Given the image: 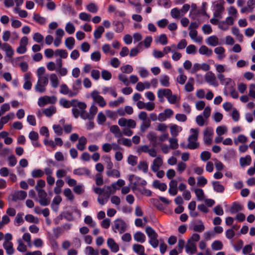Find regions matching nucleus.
<instances>
[{
  "label": "nucleus",
  "mask_w": 255,
  "mask_h": 255,
  "mask_svg": "<svg viewBox=\"0 0 255 255\" xmlns=\"http://www.w3.org/2000/svg\"><path fill=\"white\" fill-rule=\"evenodd\" d=\"M57 101V98L55 96H45L40 97L38 99V105L39 106L42 107L45 106L47 104H54Z\"/></svg>",
  "instance_id": "obj_6"
},
{
  "label": "nucleus",
  "mask_w": 255,
  "mask_h": 255,
  "mask_svg": "<svg viewBox=\"0 0 255 255\" xmlns=\"http://www.w3.org/2000/svg\"><path fill=\"white\" fill-rule=\"evenodd\" d=\"M170 147L172 149H176L178 147V140L176 138H170L169 139Z\"/></svg>",
  "instance_id": "obj_61"
},
{
  "label": "nucleus",
  "mask_w": 255,
  "mask_h": 255,
  "mask_svg": "<svg viewBox=\"0 0 255 255\" xmlns=\"http://www.w3.org/2000/svg\"><path fill=\"white\" fill-rule=\"evenodd\" d=\"M48 84V75L46 74L43 76L38 78L37 83L35 85V91L41 93H44L46 91L45 87Z\"/></svg>",
  "instance_id": "obj_2"
},
{
  "label": "nucleus",
  "mask_w": 255,
  "mask_h": 255,
  "mask_svg": "<svg viewBox=\"0 0 255 255\" xmlns=\"http://www.w3.org/2000/svg\"><path fill=\"white\" fill-rule=\"evenodd\" d=\"M56 112V108L51 106L50 107L44 109L43 113L46 117H50Z\"/></svg>",
  "instance_id": "obj_40"
},
{
  "label": "nucleus",
  "mask_w": 255,
  "mask_h": 255,
  "mask_svg": "<svg viewBox=\"0 0 255 255\" xmlns=\"http://www.w3.org/2000/svg\"><path fill=\"white\" fill-rule=\"evenodd\" d=\"M171 16L175 19H179L181 16L179 9L177 7L172 8L170 11Z\"/></svg>",
  "instance_id": "obj_54"
},
{
  "label": "nucleus",
  "mask_w": 255,
  "mask_h": 255,
  "mask_svg": "<svg viewBox=\"0 0 255 255\" xmlns=\"http://www.w3.org/2000/svg\"><path fill=\"white\" fill-rule=\"evenodd\" d=\"M60 92L64 95L69 94L70 97H73L74 95L77 94L78 92L73 93L72 92H69V89L67 85L65 84H63L60 86Z\"/></svg>",
  "instance_id": "obj_23"
},
{
  "label": "nucleus",
  "mask_w": 255,
  "mask_h": 255,
  "mask_svg": "<svg viewBox=\"0 0 255 255\" xmlns=\"http://www.w3.org/2000/svg\"><path fill=\"white\" fill-rule=\"evenodd\" d=\"M216 9L213 13L215 17L221 18V14L224 9L223 5L221 3H217L215 5Z\"/></svg>",
  "instance_id": "obj_24"
},
{
  "label": "nucleus",
  "mask_w": 255,
  "mask_h": 255,
  "mask_svg": "<svg viewBox=\"0 0 255 255\" xmlns=\"http://www.w3.org/2000/svg\"><path fill=\"white\" fill-rule=\"evenodd\" d=\"M107 246L113 253H117L119 251V246L112 238L107 240Z\"/></svg>",
  "instance_id": "obj_14"
},
{
  "label": "nucleus",
  "mask_w": 255,
  "mask_h": 255,
  "mask_svg": "<svg viewBox=\"0 0 255 255\" xmlns=\"http://www.w3.org/2000/svg\"><path fill=\"white\" fill-rule=\"evenodd\" d=\"M25 220L29 223H32L35 224H38L39 223V219L38 218L34 217L33 215L31 214L26 215L25 216Z\"/></svg>",
  "instance_id": "obj_48"
},
{
  "label": "nucleus",
  "mask_w": 255,
  "mask_h": 255,
  "mask_svg": "<svg viewBox=\"0 0 255 255\" xmlns=\"http://www.w3.org/2000/svg\"><path fill=\"white\" fill-rule=\"evenodd\" d=\"M207 43L209 45L215 46L218 45V38L216 36H211L208 38Z\"/></svg>",
  "instance_id": "obj_39"
},
{
  "label": "nucleus",
  "mask_w": 255,
  "mask_h": 255,
  "mask_svg": "<svg viewBox=\"0 0 255 255\" xmlns=\"http://www.w3.org/2000/svg\"><path fill=\"white\" fill-rule=\"evenodd\" d=\"M213 134L214 131L212 128L208 127L205 129L203 140L206 144L210 145L211 144Z\"/></svg>",
  "instance_id": "obj_8"
},
{
  "label": "nucleus",
  "mask_w": 255,
  "mask_h": 255,
  "mask_svg": "<svg viewBox=\"0 0 255 255\" xmlns=\"http://www.w3.org/2000/svg\"><path fill=\"white\" fill-rule=\"evenodd\" d=\"M2 246L5 250L6 253L8 255H12L14 253V249L13 247L12 243L3 242Z\"/></svg>",
  "instance_id": "obj_20"
},
{
  "label": "nucleus",
  "mask_w": 255,
  "mask_h": 255,
  "mask_svg": "<svg viewBox=\"0 0 255 255\" xmlns=\"http://www.w3.org/2000/svg\"><path fill=\"white\" fill-rule=\"evenodd\" d=\"M232 32L240 42H242L243 41V35L242 34L240 33V30L237 27H233Z\"/></svg>",
  "instance_id": "obj_36"
},
{
  "label": "nucleus",
  "mask_w": 255,
  "mask_h": 255,
  "mask_svg": "<svg viewBox=\"0 0 255 255\" xmlns=\"http://www.w3.org/2000/svg\"><path fill=\"white\" fill-rule=\"evenodd\" d=\"M157 42H159L163 45H166L168 43L167 38L166 34H162L160 35L158 37Z\"/></svg>",
  "instance_id": "obj_62"
},
{
  "label": "nucleus",
  "mask_w": 255,
  "mask_h": 255,
  "mask_svg": "<svg viewBox=\"0 0 255 255\" xmlns=\"http://www.w3.org/2000/svg\"><path fill=\"white\" fill-rule=\"evenodd\" d=\"M194 82V80L193 78H189L188 82L185 85L184 88L186 91L188 92H190L193 91L194 87L193 84Z\"/></svg>",
  "instance_id": "obj_33"
},
{
  "label": "nucleus",
  "mask_w": 255,
  "mask_h": 255,
  "mask_svg": "<svg viewBox=\"0 0 255 255\" xmlns=\"http://www.w3.org/2000/svg\"><path fill=\"white\" fill-rule=\"evenodd\" d=\"M160 82L163 86L166 87H169L170 85L169 76L167 75H163L161 76L160 79Z\"/></svg>",
  "instance_id": "obj_52"
},
{
  "label": "nucleus",
  "mask_w": 255,
  "mask_h": 255,
  "mask_svg": "<svg viewBox=\"0 0 255 255\" xmlns=\"http://www.w3.org/2000/svg\"><path fill=\"white\" fill-rule=\"evenodd\" d=\"M132 250L134 252L139 255V253L144 252V247L142 245L135 244L132 246Z\"/></svg>",
  "instance_id": "obj_50"
},
{
  "label": "nucleus",
  "mask_w": 255,
  "mask_h": 255,
  "mask_svg": "<svg viewBox=\"0 0 255 255\" xmlns=\"http://www.w3.org/2000/svg\"><path fill=\"white\" fill-rule=\"evenodd\" d=\"M196 194L197 199L199 201H202L204 199V193L202 189L197 188L194 190Z\"/></svg>",
  "instance_id": "obj_49"
},
{
  "label": "nucleus",
  "mask_w": 255,
  "mask_h": 255,
  "mask_svg": "<svg viewBox=\"0 0 255 255\" xmlns=\"http://www.w3.org/2000/svg\"><path fill=\"white\" fill-rule=\"evenodd\" d=\"M75 40L73 37H69L65 41V45L69 49H72L74 45Z\"/></svg>",
  "instance_id": "obj_51"
},
{
  "label": "nucleus",
  "mask_w": 255,
  "mask_h": 255,
  "mask_svg": "<svg viewBox=\"0 0 255 255\" xmlns=\"http://www.w3.org/2000/svg\"><path fill=\"white\" fill-rule=\"evenodd\" d=\"M153 186L155 188L158 189L161 191H164L167 189V185L165 183H161L157 180H155L153 181Z\"/></svg>",
  "instance_id": "obj_25"
},
{
  "label": "nucleus",
  "mask_w": 255,
  "mask_h": 255,
  "mask_svg": "<svg viewBox=\"0 0 255 255\" xmlns=\"http://www.w3.org/2000/svg\"><path fill=\"white\" fill-rule=\"evenodd\" d=\"M63 195L70 201H72L74 199V195L70 188H65L63 192Z\"/></svg>",
  "instance_id": "obj_42"
},
{
  "label": "nucleus",
  "mask_w": 255,
  "mask_h": 255,
  "mask_svg": "<svg viewBox=\"0 0 255 255\" xmlns=\"http://www.w3.org/2000/svg\"><path fill=\"white\" fill-rule=\"evenodd\" d=\"M49 78L52 86L54 88H57L59 85V80L57 75L55 74H51Z\"/></svg>",
  "instance_id": "obj_41"
},
{
  "label": "nucleus",
  "mask_w": 255,
  "mask_h": 255,
  "mask_svg": "<svg viewBox=\"0 0 255 255\" xmlns=\"http://www.w3.org/2000/svg\"><path fill=\"white\" fill-rule=\"evenodd\" d=\"M112 228L114 233L119 232L120 234H122L127 230V224L123 220L117 219L114 221Z\"/></svg>",
  "instance_id": "obj_3"
},
{
  "label": "nucleus",
  "mask_w": 255,
  "mask_h": 255,
  "mask_svg": "<svg viewBox=\"0 0 255 255\" xmlns=\"http://www.w3.org/2000/svg\"><path fill=\"white\" fill-rule=\"evenodd\" d=\"M133 239L137 242L143 243L146 240V237L143 233L138 231L133 235Z\"/></svg>",
  "instance_id": "obj_22"
},
{
  "label": "nucleus",
  "mask_w": 255,
  "mask_h": 255,
  "mask_svg": "<svg viewBox=\"0 0 255 255\" xmlns=\"http://www.w3.org/2000/svg\"><path fill=\"white\" fill-rule=\"evenodd\" d=\"M105 29L103 26H99L94 32V38L96 39H100Z\"/></svg>",
  "instance_id": "obj_38"
},
{
  "label": "nucleus",
  "mask_w": 255,
  "mask_h": 255,
  "mask_svg": "<svg viewBox=\"0 0 255 255\" xmlns=\"http://www.w3.org/2000/svg\"><path fill=\"white\" fill-rule=\"evenodd\" d=\"M33 19L37 23L41 25L45 24L46 22V18L38 13L33 14Z\"/></svg>",
  "instance_id": "obj_32"
},
{
  "label": "nucleus",
  "mask_w": 255,
  "mask_h": 255,
  "mask_svg": "<svg viewBox=\"0 0 255 255\" xmlns=\"http://www.w3.org/2000/svg\"><path fill=\"white\" fill-rule=\"evenodd\" d=\"M145 231L149 239L155 237H158L157 234L151 227H147L145 228Z\"/></svg>",
  "instance_id": "obj_44"
},
{
  "label": "nucleus",
  "mask_w": 255,
  "mask_h": 255,
  "mask_svg": "<svg viewBox=\"0 0 255 255\" xmlns=\"http://www.w3.org/2000/svg\"><path fill=\"white\" fill-rule=\"evenodd\" d=\"M76 102H77L76 100H73L70 102L65 98H61L59 100V104L64 108H68L71 106L75 105Z\"/></svg>",
  "instance_id": "obj_21"
},
{
  "label": "nucleus",
  "mask_w": 255,
  "mask_h": 255,
  "mask_svg": "<svg viewBox=\"0 0 255 255\" xmlns=\"http://www.w3.org/2000/svg\"><path fill=\"white\" fill-rule=\"evenodd\" d=\"M27 196V193L22 190L18 191L15 192L12 195V200L13 201H17L18 200H22L25 199Z\"/></svg>",
  "instance_id": "obj_13"
},
{
  "label": "nucleus",
  "mask_w": 255,
  "mask_h": 255,
  "mask_svg": "<svg viewBox=\"0 0 255 255\" xmlns=\"http://www.w3.org/2000/svg\"><path fill=\"white\" fill-rule=\"evenodd\" d=\"M200 224H194L192 226V230L194 232H202L205 230V226L201 221H199Z\"/></svg>",
  "instance_id": "obj_46"
},
{
  "label": "nucleus",
  "mask_w": 255,
  "mask_h": 255,
  "mask_svg": "<svg viewBox=\"0 0 255 255\" xmlns=\"http://www.w3.org/2000/svg\"><path fill=\"white\" fill-rule=\"evenodd\" d=\"M214 190L218 193H223L225 190V188L219 181H215L212 182Z\"/></svg>",
  "instance_id": "obj_26"
},
{
  "label": "nucleus",
  "mask_w": 255,
  "mask_h": 255,
  "mask_svg": "<svg viewBox=\"0 0 255 255\" xmlns=\"http://www.w3.org/2000/svg\"><path fill=\"white\" fill-rule=\"evenodd\" d=\"M185 248L186 252L191 255L194 254L197 251L196 244L191 241H188Z\"/></svg>",
  "instance_id": "obj_17"
},
{
  "label": "nucleus",
  "mask_w": 255,
  "mask_h": 255,
  "mask_svg": "<svg viewBox=\"0 0 255 255\" xmlns=\"http://www.w3.org/2000/svg\"><path fill=\"white\" fill-rule=\"evenodd\" d=\"M222 85H225V86H229L227 87L228 89L230 88H233V87H234L235 85V83L232 81L231 78H226L221 83Z\"/></svg>",
  "instance_id": "obj_56"
},
{
  "label": "nucleus",
  "mask_w": 255,
  "mask_h": 255,
  "mask_svg": "<svg viewBox=\"0 0 255 255\" xmlns=\"http://www.w3.org/2000/svg\"><path fill=\"white\" fill-rule=\"evenodd\" d=\"M199 52L200 54L205 55L208 56H211L213 53L212 50L205 45H202L200 47L199 49Z\"/></svg>",
  "instance_id": "obj_30"
},
{
  "label": "nucleus",
  "mask_w": 255,
  "mask_h": 255,
  "mask_svg": "<svg viewBox=\"0 0 255 255\" xmlns=\"http://www.w3.org/2000/svg\"><path fill=\"white\" fill-rule=\"evenodd\" d=\"M91 97L93 99L96 101L101 107H104L106 105V102L103 97L99 95V93L97 90H94L91 93Z\"/></svg>",
  "instance_id": "obj_9"
},
{
  "label": "nucleus",
  "mask_w": 255,
  "mask_h": 255,
  "mask_svg": "<svg viewBox=\"0 0 255 255\" xmlns=\"http://www.w3.org/2000/svg\"><path fill=\"white\" fill-rule=\"evenodd\" d=\"M189 35L190 38L196 42L201 43L202 42V37L197 36V31L195 29H189Z\"/></svg>",
  "instance_id": "obj_18"
},
{
  "label": "nucleus",
  "mask_w": 255,
  "mask_h": 255,
  "mask_svg": "<svg viewBox=\"0 0 255 255\" xmlns=\"http://www.w3.org/2000/svg\"><path fill=\"white\" fill-rule=\"evenodd\" d=\"M205 80L207 83L214 87L218 86V83L215 74L212 72H209L205 75Z\"/></svg>",
  "instance_id": "obj_10"
},
{
  "label": "nucleus",
  "mask_w": 255,
  "mask_h": 255,
  "mask_svg": "<svg viewBox=\"0 0 255 255\" xmlns=\"http://www.w3.org/2000/svg\"><path fill=\"white\" fill-rule=\"evenodd\" d=\"M128 162L131 166H135L137 162V157L132 155H129L128 158Z\"/></svg>",
  "instance_id": "obj_60"
},
{
  "label": "nucleus",
  "mask_w": 255,
  "mask_h": 255,
  "mask_svg": "<svg viewBox=\"0 0 255 255\" xmlns=\"http://www.w3.org/2000/svg\"><path fill=\"white\" fill-rule=\"evenodd\" d=\"M129 3L135 7V11L140 13L141 11V7L139 0H128Z\"/></svg>",
  "instance_id": "obj_37"
},
{
  "label": "nucleus",
  "mask_w": 255,
  "mask_h": 255,
  "mask_svg": "<svg viewBox=\"0 0 255 255\" xmlns=\"http://www.w3.org/2000/svg\"><path fill=\"white\" fill-rule=\"evenodd\" d=\"M115 189L113 188L112 186H104V196H106L109 198L111 194L115 193Z\"/></svg>",
  "instance_id": "obj_35"
},
{
  "label": "nucleus",
  "mask_w": 255,
  "mask_h": 255,
  "mask_svg": "<svg viewBox=\"0 0 255 255\" xmlns=\"http://www.w3.org/2000/svg\"><path fill=\"white\" fill-rule=\"evenodd\" d=\"M225 51V50L223 47H218L214 49L215 53L218 55V58L220 60L225 57V55L224 54Z\"/></svg>",
  "instance_id": "obj_45"
},
{
  "label": "nucleus",
  "mask_w": 255,
  "mask_h": 255,
  "mask_svg": "<svg viewBox=\"0 0 255 255\" xmlns=\"http://www.w3.org/2000/svg\"><path fill=\"white\" fill-rule=\"evenodd\" d=\"M2 50L5 52L6 56L9 58H11L14 54V51L11 46L7 43H3V48Z\"/></svg>",
  "instance_id": "obj_16"
},
{
  "label": "nucleus",
  "mask_w": 255,
  "mask_h": 255,
  "mask_svg": "<svg viewBox=\"0 0 255 255\" xmlns=\"http://www.w3.org/2000/svg\"><path fill=\"white\" fill-rule=\"evenodd\" d=\"M255 7V0H249L246 6L243 7L241 12L243 13L247 11L252 12Z\"/></svg>",
  "instance_id": "obj_15"
},
{
  "label": "nucleus",
  "mask_w": 255,
  "mask_h": 255,
  "mask_svg": "<svg viewBox=\"0 0 255 255\" xmlns=\"http://www.w3.org/2000/svg\"><path fill=\"white\" fill-rule=\"evenodd\" d=\"M190 131L191 134L188 138V143L187 147L190 149H197L199 146V143L197 142L199 135L198 128H191Z\"/></svg>",
  "instance_id": "obj_1"
},
{
  "label": "nucleus",
  "mask_w": 255,
  "mask_h": 255,
  "mask_svg": "<svg viewBox=\"0 0 255 255\" xmlns=\"http://www.w3.org/2000/svg\"><path fill=\"white\" fill-rule=\"evenodd\" d=\"M148 139L152 142V145L153 147H155L158 143L157 142V136L155 132H150L147 135Z\"/></svg>",
  "instance_id": "obj_27"
},
{
  "label": "nucleus",
  "mask_w": 255,
  "mask_h": 255,
  "mask_svg": "<svg viewBox=\"0 0 255 255\" xmlns=\"http://www.w3.org/2000/svg\"><path fill=\"white\" fill-rule=\"evenodd\" d=\"M252 158L250 155H246L244 157H241L240 159V163L241 166L249 165L251 164Z\"/></svg>",
  "instance_id": "obj_28"
},
{
  "label": "nucleus",
  "mask_w": 255,
  "mask_h": 255,
  "mask_svg": "<svg viewBox=\"0 0 255 255\" xmlns=\"http://www.w3.org/2000/svg\"><path fill=\"white\" fill-rule=\"evenodd\" d=\"M117 142L118 144H122L127 147H130L132 145V141L129 138L122 137L118 139Z\"/></svg>",
  "instance_id": "obj_34"
},
{
  "label": "nucleus",
  "mask_w": 255,
  "mask_h": 255,
  "mask_svg": "<svg viewBox=\"0 0 255 255\" xmlns=\"http://www.w3.org/2000/svg\"><path fill=\"white\" fill-rule=\"evenodd\" d=\"M106 174L108 176H113L115 177H119L120 176V172L116 169H111L106 171Z\"/></svg>",
  "instance_id": "obj_59"
},
{
  "label": "nucleus",
  "mask_w": 255,
  "mask_h": 255,
  "mask_svg": "<svg viewBox=\"0 0 255 255\" xmlns=\"http://www.w3.org/2000/svg\"><path fill=\"white\" fill-rule=\"evenodd\" d=\"M163 164V160L160 156L156 157L153 161L151 168L154 172H157Z\"/></svg>",
  "instance_id": "obj_12"
},
{
  "label": "nucleus",
  "mask_w": 255,
  "mask_h": 255,
  "mask_svg": "<svg viewBox=\"0 0 255 255\" xmlns=\"http://www.w3.org/2000/svg\"><path fill=\"white\" fill-rule=\"evenodd\" d=\"M110 130L114 134L115 137L119 138L123 137L122 132L117 125L112 126L110 128Z\"/></svg>",
  "instance_id": "obj_19"
},
{
  "label": "nucleus",
  "mask_w": 255,
  "mask_h": 255,
  "mask_svg": "<svg viewBox=\"0 0 255 255\" xmlns=\"http://www.w3.org/2000/svg\"><path fill=\"white\" fill-rule=\"evenodd\" d=\"M101 53L99 51H96L92 53L90 56L91 59L95 62L99 61L101 59Z\"/></svg>",
  "instance_id": "obj_57"
},
{
  "label": "nucleus",
  "mask_w": 255,
  "mask_h": 255,
  "mask_svg": "<svg viewBox=\"0 0 255 255\" xmlns=\"http://www.w3.org/2000/svg\"><path fill=\"white\" fill-rule=\"evenodd\" d=\"M151 125V122L150 120H148L146 121L142 122L140 126V130L141 132H144L148 128H149Z\"/></svg>",
  "instance_id": "obj_55"
},
{
  "label": "nucleus",
  "mask_w": 255,
  "mask_h": 255,
  "mask_svg": "<svg viewBox=\"0 0 255 255\" xmlns=\"http://www.w3.org/2000/svg\"><path fill=\"white\" fill-rule=\"evenodd\" d=\"M37 192H38V196L39 198L38 200L39 204L43 206L48 205L50 200L47 197V193L44 190H38Z\"/></svg>",
  "instance_id": "obj_7"
},
{
  "label": "nucleus",
  "mask_w": 255,
  "mask_h": 255,
  "mask_svg": "<svg viewBox=\"0 0 255 255\" xmlns=\"http://www.w3.org/2000/svg\"><path fill=\"white\" fill-rule=\"evenodd\" d=\"M160 92L159 94L160 96L162 97V96H165L168 102L171 104H175L178 100L177 96L175 95H173L171 90L169 89H164Z\"/></svg>",
  "instance_id": "obj_4"
},
{
  "label": "nucleus",
  "mask_w": 255,
  "mask_h": 255,
  "mask_svg": "<svg viewBox=\"0 0 255 255\" xmlns=\"http://www.w3.org/2000/svg\"><path fill=\"white\" fill-rule=\"evenodd\" d=\"M101 75L102 78L106 81L109 80L112 78L111 73L107 70H103L101 72Z\"/></svg>",
  "instance_id": "obj_63"
},
{
  "label": "nucleus",
  "mask_w": 255,
  "mask_h": 255,
  "mask_svg": "<svg viewBox=\"0 0 255 255\" xmlns=\"http://www.w3.org/2000/svg\"><path fill=\"white\" fill-rule=\"evenodd\" d=\"M118 124L121 127H127L128 128H134L136 126V123L134 120L125 118H120L118 121Z\"/></svg>",
  "instance_id": "obj_5"
},
{
  "label": "nucleus",
  "mask_w": 255,
  "mask_h": 255,
  "mask_svg": "<svg viewBox=\"0 0 255 255\" xmlns=\"http://www.w3.org/2000/svg\"><path fill=\"white\" fill-rule=\"evenodd\" d=\"M243 209V206L236 202H234L230 209V211L232 214H235L238 212L242 211Z\"/></svg>",
  "instance_id": "obj_31"
},
{
  "label": "nucleus",
  "mask_w": 255,
  "mask_h": 255,
  "mask_svg": "<svg viewBox=\"0 0 255 255\" xmlns=\"http://www.w3.org/2000/svg\"><path fill=\"white\" fill-rule=\"evenodd\" d=\"M72 107H73L72 112L74 117L76 118H78L80 116V102L77 100L75 105Z\"/></svg>",
  "instance_id": "obj_29"
},
{
  "label": "nucleus",
  "mask_w": 255,
  "mask_h": 255,
  "mask_svg": "<svg viewBox=\"0 0 255 255\" xmlns=\"http://www.w3.org/2000/svg\"><path fill=\"white\" fill-rule=\"evenodd\" d=\"M44 172L40 169H34L31 172V175L33 178H40L43 176Z\"/></svg>",
  "instance_id": "obj_43"
},
{
  "label": "nucleus",
  "mask_w": 255,
  "mask_h": 255,
  "mask_svg": "<svg viewBox=\"0 0 255 255\" xmlns=\"http://www.w3.org/2000/svg\"><path fill=\"white\" fill-rule=\"evenodd\" d=\"M125 184V182L123 179H119L117 182L113 183L112 186L114 189H119L120 188Z\"/></svg>",
  "instance_id": "obj_58"
},
{
  "label": "nucleus",
  "mask_w": 255,
  "mask_h": 255,
  "mask_svg": "<svg viewBox=\"0 0 255 255\" xmlns=\"http://www.w3.org/2000/svg\"><path fill=\"white\" fill-rule=\"evenodd\" d=\"M211 247L213 250L218 251L222 250L223 247V245L220 241L216 240L213 242L212 244Z\"/></svg>",
  "instance_id": "obj_47"
},
{
  "label": "nucleus",
  "mask_w": 255,
  "mask_h": 255,
  "mask_svg": "<svg viewBox=\"0 0 255 255\" xmlns=\"http://www.w3.org/2000/svg\"><path fill=\"white\" fill-rule=\"evenodd\" d=\"M32 75L30 72H27L24 75V83L23 85V88L26 90H30L31 89L32 83L31 82Z\"/></svg>",
  "instance_id": "obj_11"
},
{
  "label": "nucleus",
  "mask_w": 255,
  "mask_h": 255,
  "mask_svg": "<svg viewBox=\"0 0 255 255\" xmlns=\"http://www.w3.org/2000/svg\"><path fill=\"white\" fill-rule=\"evenodd\" d=\"M138 169L142 170L144 173L148 172V164L146 161H142L139 162L138 165Z\"/></svg>",
  "instance_id": "obj_53"
},
{
  "label": "nucleus",
  "mask_w": 255,
  "mask_h": 255,
  "mask_svg": "<svg viewBox=\"0 0 255 255\" xmlns=\"http://www.w3.org/2000/svg\"><path fill=\"white\" fill-rule=\"evenodd\" d=\"M75 27L74 25L71 23L68 22L66 24L65 26V30L69 34H73L75 31Z\"/></svg>",
  "instance_id": "obj_64"
}]
</instances>
